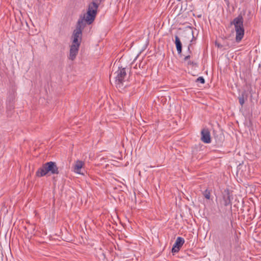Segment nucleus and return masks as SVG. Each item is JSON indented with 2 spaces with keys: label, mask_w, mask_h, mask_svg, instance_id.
<instances>
[{
  "label": "nucleus",
  "mask_w": 261,
  "mask_h": 261,
  "mask_svg": "<svg viewBox=\"0 0 261 261\" xmlns=\"http://www.w3.org/2000/svg\"><path fill=\"white\" fill-rule=\"evenodd\" d=\"M82 32L80 29H75L72 35V44L75 46H80L82 41Z\"/></svg>",
  "instance_id": "nucleus-5"
},
{
  "label": "nucleus",
  "mask_w": 261,
  "mask_h": 261,
  "mask_svg": "<svg viewBox=\"0 0 261 261\" xmlns=\"http://www.w3.org/2000/svg\"><path fill=\"white\" fill-rule=\"evenodd\" d=\"M204 197L207 199H210V192L207 190H206L203 193Z\"/></svg>",
  "instance_id": "nucleus-13"
},
{
  "label": "nucleus",
  "mask_w": 261,
  "mask_h": 261,
  "mask_svg": "<svg viewBox=\"0 0 261 261\" xmlns=\"http://www.w3.org/2000/svg\"><path fill=\"white\" fill-rule=\"evenodd\" d=\"M139 68H141V67L143 68V65H142L141 63H140L139 64Z\"/></svg>",
  "instance_id": "nucleus-18"
},
{
  "label": "nucleus",
  "mask_w": 261,
  "mask_h": 261,
  "mask_svg": "<svg viewBox=\"0 0 261 261\" xmlns=\"http://www.w3.org/2000/svg\"><path fill=\"white\" fill-rule=\"evenodd\" d=\"M48 173H50L52 174H59L58 168L55 162H49L43 164L41 167L38 169L36 175L38 177H42Z\"/></svg>",
  "instance_id": "nucleus-2"
},
{
  "label": "nucleus",
  "mask_w": 261,
  "mask_h": 261,
  "mask_svg": "<svg viewBox=\"0 0 261 261\" xmlns=\"http://www.w3.org/2000/svg\"><path fill=\"white\" fill-rule=\"evenodd\" d=\"M184 243L185 240L182 238L177 237L172 248V252L173 253L178 252Z\"/></svg>",
  "instance_id": "nucleus-6"
},
{
  "label": "nucleus",
  "mask_w": 261,
  "mask_h": 261,
  "mask_svg": "<svg viewBox=\"0 0 261 261\" xmlns=\"http://www.w3.org/2000/svg\"><path fill=\"white\" fill-rule=\"evenodd\" d=\"M79 46H75V45H71L70 47L69 55L68 58L71 61L74 60L78 54Z\"/></svg>",
  "instance_id": "nucleus-8"
},
{
  "label": "nucleus",
  "mask_w": 261,
  "mask_h": 261,
  "mask_svg": "<svg viewBox=\"0 0 261 261\" xmlns=\"http://www.w3.org/2000/svg\"><path fill=\"white\" fill-rule=\"evenodd\" d=\"M134 68H137V65L134 67Z\"/></svg>",
  "instance_id": "nucleus-20"
},
{
  "label": "nucleus",
  "mask_w": 261,
  "mask_h": 261,
  "mask_svg": "<svg viewBox=\"0 0 261 261\" xmlns=\"http://www.w3.org/2000/svg\"><path fill=\"white\" fill-rule=\"evenodd\" d=\"M190 46H191V44H190L189 46H188V51L190 53H191V51L190 50Z\"/></svg>",
  "instance_id": "nucleus-17"
},
{
  "label": "nucleus",
  "mask_w": 261,
  "mask_h": 261,
  "mask_svg": "<svg viewBox=\"0 0 261 261\" xmlns=\"http://www.w3.org/2000/svg\"><path fill=\"white\" fill-rule=\"evenodd\" d=\"M197 82H200V83L201 84H204V82H205V80L204 79H203V77H199L197 80H196Z\"/></svg>",
  "instance_id": "nucleus-14"
},
{
  "label": "nucleus",
  "mask_w": 261,
  "mask_h": 261,
  "mask_svg": "<svg viewBox=\"0 0 261 261\" xmlns=\"http://www.w3.org/2000/svg\"><path fill=\"white\" fill-rule=\"evenodd\" d=\"M106 159L103 157L100 158V161L105 160Z\"/></svg>",
  "instance_id": "nucleus-19"
},
{
  "label": "nucleus",
  "mask_w": 261,
  "mask_h": 261,
  "mask_svg": "<svg viewBox=\"0 0 261 261\" xmlns=\"http://www.w3.org/2000/svg\"><path fill=\"white\" fill-rule=\"evenodd\" d=\"M175 44L178 54H180L182 51V44L179 38L177 36L175 37Z\"/></svg>",
  "instance_id": "nucleus-10"
},
{
  "label": "nucleus",
  "mask_w": 261,
  "mask_h": 261,
  "mask_svg": "<svg viewBox=\"0 0 261 261\" xmlns=\"http://www.w3.org/2000/svg\"><path fill=\"white\" fill-rule=\"evenodd\" d=\"M188 61V65H196V63H194V62H191V61Z\"/></svg>",
  "instance_id": "nucleus-16"
},
{
  "label": "nucleus",
  "mask_w": 261,
  "mask_h": 261,
  "mask_svg": "<svg viewBox=\"0 0 261 261\" xmlns=\"http://www.w3.org/2000/svg\"><path fill=\"white\" fill-rule=\"evenodd\" d=\"M84 165V163L83 162L79 160L77 161L74 166V172L77 174H83V173L81 172V169L83 168Z\"/></svg>",
  "instance_id": "nucleus-9"
},
{
  "label": "nucleus",
  "mask_w": 261,
  "mask_h": 261,
  "mask_svg": "<svg viewBox=\"0 0 261 261\" xmlns=\"http://www.w3.org/2000/svg\"><path fill=\"white\" fill-rule=\"evenodd\" d=\"M246 96V99H247V95L245 94V92H243L241 95L239 97V101L240 104L243 106L245 102V96Z\"/></svg>",
  "instance_id": "nucleus-12"
},
{
  "label": "nucleus",
  "mask_w": 261,
  "mask_h": 261,
  "mask_svg": "<svg viewBox=\"0 0 261 261\" xmlns=\"http://www.w3.org/2000/svg\"><path fill=\"white\" fill-rule=\"evenodd\" d=\"M97 8L98 4L96 2H93L90 3L87 13L80 16L75 29H80L82 32L87 24H91L95 18Z\"/></svg>",
  "instance_id": "nucleus-1"
},
{
  "label": "nucleus",
  "mask_w": 261,
  "mask_h": 261,
  "mask_svg": "<svg viewBox=\"0 0 261 261\" xmlns=\"http://www.w3.org/2000/svg\"><path fill=\"white\" fill-rule=\"evenodd\" d=\"M190 58V55H188V56H186L185 58H184V61H188V60Z\"/></svg>",
  "instance_id": "nucleus-15"
},
{
  "label": "nucleus",
  "mask_w": 261,
  "mask_h": 261,
  "mask_svg": "<svg viewBox=\"0 0 261 261\" xmlns=\"http://www.w3.org/2000/svg\"><path fill=\"white\" fill-rule=\"evenodd\" d=\"M114 66H113L112 72L110 75V79L113 77L115 80L116 87L118 88H121L123 86V83L125 82L126 79V69L125 68H119L114 72Z\"/></svg>",
  "instance_id": "nucleus-3"
},
{
  "label": "nucleus",
  "mask_w": 261,
  "mask_h": 261,
  "mask_svg": "<svg viewBox=\"0 0 261 261\" xmlns=\"http://www.w3.org/2000/svg\"><path fill=\"white\" fill-rule=\"evenodd\" d=\"M224 205L225 206L231 205V198L229 191H227V194L223 196Z\"/></svg>",
  "instance_id": "nucleus-11"
},
{
  "label": "nucleus",
  "mask_w": 261,
  "mask_h": 261,
  "mask_svg": "<svg viewBox=\"0 0 261 261\" xmlns=\"http://www.w3.org/2000/svg\"><path fill=\"white\" fill-rule=\"evenodd\" d=\"M201 140L205 143H210L211 142L210 132L207 128H203L201 132Z\"/></svg>",
  "instance_id": "nucleus-7"
},
{
  "label": "nucleus",
  "mask_w": 261,
  "mask_h": 261,
  "mask_svg": "<svg viewBox=\"0 0 261 261\" xmlns=\"http://www.w3.org/2000/svg\"><path fill=\"white\" fill-rule=\"evenodd\" d=\"M231 24H233L236 32V41L240 42L243 39L244 35V29L243 27V18L242 15H239L235 18Z\"/></svg>",
  "instance_id": "nucleus-4"
}]
</instances>
